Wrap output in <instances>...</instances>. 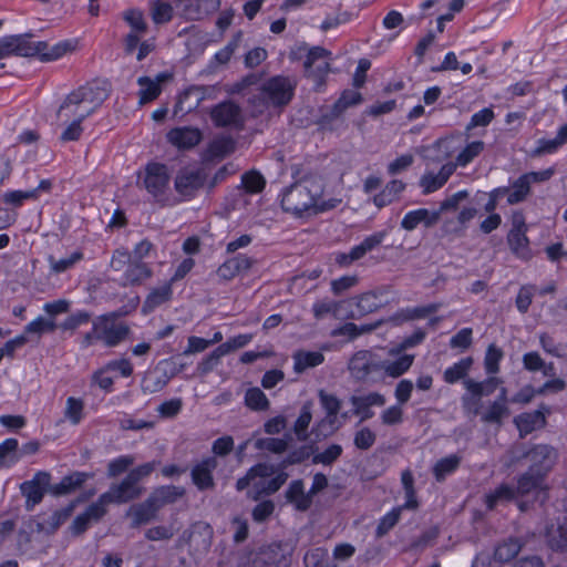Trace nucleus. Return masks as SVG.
Masks as SVG:
<instances>
[{
  "label": "nucleus",
  "mask_w": 567,
  "mask_h": 567,
  "mask_svg": "<svg viewBox=\"0 0 567 567\" xmlns=\"http://www.w3.org/2000/svg\"><path fill=\"white\" fill-rule=\"evenodd\" d=\"M155 471V462H147L131 470L126 476L117 483H112L106 492L99 496L100 504L107 508L110 504H126L138 499L145 487L142 480L148 477Z\"/></svg>",
  "instance_id": "nucleus-1"
},
{
  "label": "nucleus",
  "mask_w": 567,
  "mask_h": 567,
  "mask_svg": "<svg viewBox=\"0 0 567 567\" xmlns=\"http://www.w3.org/2000/svg\"><path fill=\"white\" fill-rule=\"evenodd\" d=\"M295 89L296 82L288 76L270 78L261 85L259 93L249 100L252 106V115L262 114L269 105L274 107L286 106L291 101Z\"/></svg>",
  "instance_id": "nucleus-2"
},
{
  "label": "nucleus",
  "mask_w": 567,
  "mask_h": 567,
  "mask_svg": "<svg viewBox=\"0 0 567 567\" xmlns=\"http://www.w3.org/2000/svg\"><path fill=\"white\" fill-rule=\"evenodd\" d=\"M315 452L313 445H301L291 450L277 465H275V476L268 481L255 483L254 489L247 493L248 497L258 501L264 495L277 493L287 482L289 475L286 468L292 465L301 464L308 460Z\"/></svg>",
  "instance_id": "nucleus-3"
},
{
  "label": "nucleus",
  "mask_w": 567,
  "mask_h": 567,
  "mask_svg": "<svg viewBox=\"0 0 567 567\" xmlns=\"http://www.w3.org/2000/svg\"><path fill=\"white\" fill-rule=\"evenodd\" d=\"M322 189L316 181H302L286 188L281 197V207L285 212L296 216L317 207V199Z\"/></svg>",
  "instance_id": "nucleus-4"
},
{
  "label": "nucleus",
  "mask_w": 567,
  "mask_h": 567,
  "mask_svg": "<svg viewBox=\"0 0 567 567\" xmlns=\"http://www.w3.org/2000/svg\"><path fill=\"white\" fill-rule=\"evenodd\" d=\"M120 316V312L113 311L99 316L93 320L97 340L105 347L113 348L118 346L131 332L130 327L118 320Z\"/></svg>",
  "instance_id": "nucleus-5"
},
{
  "label": "nucleus",
  "mask_w": 567,
  "mask_h": 567,
  "mask_svg": "<svg viewBox=\"0 0 567 567\" xmlns=\"http://www.w3.org/2000/svg\"><path fill=\"white\" fill-rule=\"evenodd\" d=\"M348 369L355 380L367 381L382 372V360L370 350H360L351 357Z\"/></svg>",
  "instance_id": "nucleus-6"
},
{
  "label": "nucleus",
  "mask_w": 567,
  "mask_h": 567,
  "mask_svg": "<svg viewBox=\"0 0 567 567\" xmlns=\"http://www.w3.org/2000/svg\"><path fill=\"white\" fill-rule=\"evenodd\" d=\"M143 184L155 202L165 204L166 189L169 184L168 168L162 163H148L145 166Z\"/></svg>",
  "instance_id": "nucleus-7"
},
{
  "label": "nucleus",
  "mask_w": 567,
  "mask_h": 567,
  "mask_svg": "<svg viewBox=\"0 0 567 567\" xmlns=\"http://www.w3.org/2000/svg\"><path fill=\"white\" fill-rule=\"evenodd\" d=\"M51 474L45 471L37 472L32 480L25 481L20 485L21 494L25 497V509L32 511L40 504L45 495L50 494Z\"/></svg>",
  "instance_id": "nucleus-8"
},
{
  "label": "nucleus",
  "mask_w": 567,
  "mask_h": 567,
  "mask_svg": "<svg viewBox=\"0 0 567 567\" xmlns=\"http://www.w3.org/2000/svg\"><path fill=\"white\" fill-rule=\"evenodd\" d=\"M329 51L321 47L309 49L303 63L306 75L311 79L319 89L326 83V78L330 72V63L327 61Z\"/></svg>",
  "instance_id": "nucleus-9"
},
{
  "label": "nucleus",
  "mask_w": 567,
  "mask_h": 567,
  "mask_svg": "<svg viewBox=\"0 0 567 567\" xmlns=\"http://www.w3.org/2000/svg\"><path fill=\"white\" fill-rule=\"evenodd\" d=\"M210 118L217 127H236L244 124L241 109L231 101H224L210 111Z\"/></svg>",
  "instance_id": "nucleus-10"
},
{
  "label": "nucleus",
  "mask_w": 567,
  "mask_h": 567,
  "mask_svg": "<svg viewBox=\"0 0 567 567\" xmlns=\"http://www.w3.org/2000/svg\"><path fill=\"white\" fill-rule=\"evenodd\" d=\"M205 181L206 174L203 169L184 167L177 173L174 186L178 194L192 197L204 186Z\"/></svg>",
  "instance_id": "nucleus-11"
},
{
  "label": "nucleus",
  "mask_w": 567,
  "mask_h": 567,
  "mask_svg": "<svg viewBox=\"0 0 567 567\" xmlns=\"http://www.w3.org/2000/svg\"><path fill=\"white\" fill-rule=\"evenodd\" d=\"M218 466L215 456H208L196 463L190 470V478L198 491H213L216 486L214 471Z\"/></svg>",
  "instance_id": "nucleus-12"
},
{
  "label": "nucleus",
  "mask_w": 567,
  "mask_h": 567,
  "mask_svg": "<svg viewBox=\"0 0 567 567\" xmlns=\"http://www.w3.org/2000/svg\"><path fill=\"white\" fill-rule=\"evenodd\" d=\"M525 457L529 461V468L546 475L557 460V451L547 444H538L526 452Z\"/></svg>",
  "instance_id": "nucleus-13"
},
{
  "label": "nucleus",
  "mask_w": 567,
  "mask_h": 567,
  "mask_svg": "<svg viewBox=\"0 0 567 567\" xmlns=\"http://www.w3.org/2000/svg\"><path fill=\"white\" fill-rule=\"evenodd\" d=\"M86 111L83 115L93 114L97 107L109 97V90L97 82L87 83L74 90Z\"/></svg>",
  "instance_id": "nucleus-14"
},
{
  "label": "nucleus",
  "mask_w": 567,
  "mask_h": 567,
  "mask_svg": "<svg viewBox=\"0 0 567 567\" xmlns=\"http://www.w3.org/2000/svg\"><path fill=\"white\" fill-rule=\"evenodd\" d=\"M93 494L94 492H91L86 497L72 501L68 506L54 511L48 518H43L41 522L37 523L35 530L45 535L55 534L56 530L71 517L76 505Z\"/></svg>",
  "instance_id": "nucleus-15"
},
{
  "label": "nucleus",
  "mask_w": 567,
  "mask_h": 567,
  "mask_svg": "<svg viewBox=\"0 0 567 567\" xmlns=\"http://www.w3.org/2000/svg\"><path fill=\"white\" fill-rule=\"evenodd\" d=\"M92 477V473L74 471L63 476L59 483L51 484L50 494L54 497L70 495L80 489Z\"/></svg>",
  "instance_id": "nucleus-16"
},
{
  "label": "nucleus",
  "mask_w": 567,
  "mask_h": 567,
  "mask_svg": "<svg viewBox=\"0 0 567 567\" xmlns=\"http://www.w3.org/2000/svg\"><path fill=\"white\" fill-rule=\"evenodd\" d=\"M107 513V508H104L100 504L99 499L86 507L84 513L78 515L69 529L73 536H80L84 534L90 527L92 522H99Z\"/></svg>",
  "instance_id": "nucleus-17"
},
{
  "label": "nucleus",
  "mask_w": 567,
  "mask_h": 567,
  "mask_svg": "<svg viewBox=\"0 0 567 567\" xmlns=\"http://www.w3.org/2000/svg\"><path fill=\"white\" fill-rule=\"evenodd\" d=\"M382 296L381 290H371L354 297L351 302L355 305V310L348 318L358 319L377 311L383 305Z\"/></svg>",
  "instance_id": "nucleus-18"
},
{
  "label": "nucleus",
  "mask_w": 567,
  "mask_h": 567,
  "mask_svg": "<svg viewBox=\"0 0 567 567\" xmlns=\"http://www.w3.org/2000/svg\"><path fill=\"white\" fill-rule=\"evenodd\" d=\"M185 494L186 491L183 486L163 485L154 488L147 498L159 512L164 506L176 503Z\"/></svg>",
  "instance_id": "nucleus-19"
},
{
  "label": "nucleus",
  "mask_w": 567,
  "mask_h": 567,
  "mask_svg": "<svg viewBox=\"0 0 567 567\" xmlns=\"http://www.w3.org/2000/svg\"><path fill=\"white\" fill-rule=\"evenodd\" d=\"M255 262V259L239 254L220 265L217 269V275L225 280H230L240 274L247 272Z\"/></svg>",
  "instance_id": "nucleus-20"
},
{
  "label": "nucleus",
  "mask_w": 567,
  "mask_h": 567,
  "mask_svg": "<svg viewBox=\"0 0 567 567\" xmlns=\"http://www.w3.org/2000/svg\"><path fill=\"white\" fill-rule=\"evenodd\" d=\"M158 511L152 504V502L146 498L144 502L132 505L126 512V516L131 517V527L138 528L143 525H146L157 518Z\"/></svg>",
  "instance_id": "nucleus-21"
},
{
  "label": "nucleus",
  "mask_w": 567,
  "mask_h": 567,
  "mask_svg": "<svg viewBox=\"0 0 567 567\" xmlns=\"http://www.w3.org/2000/svg\"><path fill=\"white\" fill-rule=\"evenodd\" d=\"M177 8H182L183 16L188 20H199L209 9L216 10L219 7V0H174Z\"/></svg>",
  "instance_id": "nucleus-22"
},
{
  "label": "nucleus",
  "mask_w": 567,
  "mask_h": 567,
  "mask_svg": "<svg viewBox=\"0 0 567 567\" xmlns=\"http://www.w3.org/2000/svg\"><path fill=\"white\" fill-rule=\"evenodd\" d=\"M456 169V164H444L437 174L425 173L420 179V186L423 188V194L427 195L440 189Z\"/></svg>",
  "instance_id": "nucleus-23"
},
{
  "label": "nucleus",
  "mask_w": 567,
  "mask_h": 567,
  "mask_svg": "<svg viewBox=\"0 0 567 567\" xmlns=\"http://www.w3.org/2000/svg\"><path fill=\"white\" fill-rule=\"evenodd\" d=\"M168 142L178 148L188 150L202 141V132L195 127H176L168 132Z\"/></svg>",
  "instance_id": "nucleus-24"
},
{
  "label": "nucleus",
  "mask_w": 567,
  "mask_h": 567,
  "mask_svg": "<svg viewBox=\"0 0 567 567\" xmlns=\"http://www.w3.org/2000/svg\"><path fill=\"white\" fill-rule=\"evenodd\" d=\"M440 220V213L430 212L425 208L411 210L401 220V227L408 231L414 230L420 224L432 227Z\"/></svg>",
  "instance_id": "nucleus-25"
},
{
  "label": "nucleus",
  "mask_w": 567,
  "mask_h": 567,
  "mask_svg": "<svg viewBox=\"0 0 567 567\" xmlns=\"http://www.w3.org/2000/svg\"><path fill=\"white\" fill-rule=\"evenodd\" d=\"M85 106L81 103L74 91L69 93L58 110V117L64 121H84L90 115H83Z\"/></svg>",
  "instance_id": "nucleus-26"
},
{
  "label": "nucleus",
  "mask_w": 567,
  "mask_h": 567,
  "mask_svg": "<svg viewBox=\"0 0 567 567\" xmlns=\"http://www.w3.org/2000/svg\"><path fill=\"white\" fill-rule=\"evenodd\" d=\"M285 497L288 503L292 504L297 511L306 512L312 504V498L305 492V484L302 480L292 481L285 492Z\"/></svg>",
  "instance_id": "nucleus-27"
},
{
  "label": "nucleus",
  "mask_w": 567,
  "mask_h": 567,
  "mask_svg": "<svg viewBox=\"0 0 567 567\" xmlns=\"http://www.w3.org/2000/svg\"><path fill=\"white\" fill-rule=\"evenodd\" d=\"M276 473V468L274 464L269 463H258L251 466L245 476L240 477L236 482V489L241 492L246 489L252 481L256 478H267L272 476Z\"/></svg>",
  "instance_id": "nucleus-28"
},
{
  "label": "nucleus",
  "mask_w": 567,
  "mask_h": 567,
  "mask_svg": "<svg viewBox=\"0 0 567 567\" xmlns=\"http://www.w3.org/2000/svg\"><path fill=\"white\" fill-rule=\"evenodd\" d=\"M172 296H173V290H172L171 282H165L161 287L154 288L147 295V297L143 303L142 311L144 313L152 312L155 308L169 301L172 299Z\"/></svg>",
  "instance_id": "nucleus-29"
},
{
  "label": "nucleus",
  "mask_w": 567,
  "mask_h": 567,
  "mask_svg": "<svg viewBox=\"0 0 567 567\" xmlns=\"http://www.w3.org/2000/svg\"><path fill=\"white\" fill-rule=\"evenodd\" d=\"M526 231V229H511L507 235V243L511 250L522 259H528L530 257Z\"/></svg>",
  "instance_id": "nucleus-30"
},
{
  "label": "nucleus",
  "mask_w": 567,
  "mask_h": 567,
  "mask_svg": "<svg viewBox=\"0 0 567 567\" xmlns=\"http://www.w3.org/2000/svg\"><path fill=\"white\" fill-rule=\"evenodd\" d=\"M324 361V355L319 351H297L293 354V370L302 373L307 369L320 365Z\"/></svg>",
  "instance_id": "nucleus-31"
},
{
  "label": "nucleus",
  "mask_w": 567,
  "mask_h": 567,
  "mask_svg": "<svg viewBox=\"0 0 567 567\" xmlns=\"http://www.w3.org/2000/svg\"><path fill=\"white\" fill-rule=\"evenodd\" d=\"M290 441V434H285L284 437H261L255 441L254 446L259 451L282 454L288 451Z\"/></svg>",
  "instance_id": "nucleus-32"
},
{
  "label": "nucleus",
  "mask_w": 567,
  "mask_h": 567,
  "mask_svg": "<svg viewBox=\"0 0 567 567\" xmlns=\"http://www.w3.org/2000/svg\"><path fill=\"white\" fill-rule=\"evenodd\" d=\"M152 276V269L143 261H132L124 272L125 285H140Z\"/></svg>",
  "instance_id": "nucleus-33"
},
{
  "label": "nucleus",
  "mask_w": 567,
  "mask_h": 567,
  "mask_svg": "<svg viewBox=\"0 0 567 567\" xmlns=\"http://www.w3.org/2000/svg\"><path fill=\"white\" fill-rule=\"evenodd\" d=\"M502 383V380L496 377L487 378L482 382H477L473 379L463 381V385L468 392H473L476 396L491 395L497 386Z\"/></svg>",
  "instance_id": "nucleus-34"
},
{
  "label": "nucleus",
  "mask_w": 567,
  "mask_h": 567,
  "mask_svg": "<svg viewBox=\"0 0 567 567\" xmlns=\"http://www.w3.org/2000/svg\"><path fill=\"white\" fill-rule=\"evenodd\" d=\"M413 361L412 354H403L394 361L382 360V372L391 378H399L411 368Z\"/></svg>",
  "instance_id": "nucleus-35"
},
{
  "label": "nucleus",
  "mask_w": 567,
  "mask_h": 567,
  "mask_svg": "<svg viewBox=\"0 0 567 567\" xmlns=\"http://www.w3.org/2000/svg\"><path fill=\"white\" fill-rule=\"evenodd\" d=\"M137 84L140 85L138 103L141 105L156 100L162 92L161 85L150 76H140Z\"/></svg>",
  "instance_id": "nucleus-36"
},
{
  "label": "nucleus",
  "mask_w": 567,
  "mask_h": 567,
  "mask_svg": "<svg viewBox=\"0 0 567 567\" xmlns=\"http://www.w3.org/2000/svg\"><path fill=\"white\" fill-rule=\"evenodd\" d=\"M319 399L322 408L327 412V417L320 422V426H323L326 423L332 426L337 421L341 401L336 395L328 394L323 390L319 391Z\"/></svg>",
  "instance_id": "nucleus-37"
},
{
  "label": "nucleus",
  "mask_w": 567,
  "mask_h": 567,
  "mask_svg": "<svg viewBox=\"0 0 567 567\" xmlns=\"http://www.w3.org/2000/svg\"><path fill=\"white\" fill-rule=\"evenodd\" d=\"M472 364L473 359L471 357L461 359L458 362L454 363L452 367L444 371V381L446 383L453 384L460 380H466L465 377L467 375Z\"/></svg>",
  "instance_id": "nucleus-38"
},
{
  "label": "nucleus",
  "mask_w": 567,
  "mask_h": 567,
  "mask_svg": "<svg viewBox=\"0 0 567 567\" xmlns=\"http://www.w3.org/2000/svg\"><path fill=\"white\" fill-rule=\"evenodd\" d=\"M520 548L522 543L518 538H509L495 548L494 558L497 561L507 563L519 553Z\"/></svg>",
  "instance_id": "nucleus-39"
},
{
  "label": "nucleus",
  "mask_w": 567,
  "mask_h": 567,
  "mask_svg": "<svg viewBox=\"0 0 567 567\" xmlns=\"http://www.w3.org/2000/svg\"><path fill=\"white\" fill-rule=\"evenodd\" d=\"M547 544L554 550H564L567 548V519L556 528L547 529Z\"/></svg>",
  "instance_id": "nucleus-40"
},
{
  "label": "nucleus",
  "mask_w": 567,
  "mask_h": 567,
  "mask_svg": "<svg viewBox=\"0 0 567 567\" xmlns=\"http://www.w3.org/2000/svg\"><path fill=\"white\" fill-rule=\"evenodd\" d=\"M544 475L530 468H528L527 472H525L517 482V493L520 495H526L530 493L532 491L538 488L540 484L543 483Z\"/></svg>",
  "instance_id": "nucleus-41"
},
{
  "label": "nucleus",
  "mask_w": 567,
  "mask_h": 567,
  "mask_svg": "<svg viewBox=\"0 0 567 567\" xmlns=\"http://www.w3.org/2000/svg\"><path fill=\"white\" fill-rule=\"evenodd\" d=\"M530 192L529 181L526 179L524 175L518 177L514 184L513 189L507 193V203L509 205H515L522 203L526 199L527 195Z\"/></svg>",
  "instance_id": "nucleus-42"
},
{
  "label": "nucleus",
  "mask_w": 567,
  "mask_h": 567,
  "mask_svg": "<svg viewBox=\"0 0 567 567\" xmlns=\"http://www.w3.org/2000/svg\"><path fill=\"white\" fill-rule=\"evenodd\" d=\"M509 410L506 404L492 402L485 412L481 411V420L484 423L501 424L502 420L508 416Z\"/></svg>",
  "instance_id": "nucleus-43"
},
{
  "label": "nucleus",
  "mask_w": 567,
  "mask_h": 567,
  "mask_svg": "<svg viewBox=\"0 0 567 567\" xmlns=\"http://www.w3.org/2000/svg\"><path fill=\"white\" fill-rule=\"evenodd\" d=\"M312 420L310 403H306L300 411L298 419L293 424V432L299 441L308 440V426Z\"/></svg>",
  "instance_id": "nucleus-44"
},
{
  "label": "nucleus",
  "mask_w": 567,
  "mask_h": 567,
  "mask_svg": "<svg viewBox=\"0 0 567 567\" xmlns=\"http://www.w3.org/2000/svg\"><path fill=\"white\" fill-rule=\"evenodd\" d=\"M461 457L450 455L436 462L433 468L434 476L437 482H442L446 475L453 473L460 465Z\"/></svg>",
  "instance_id": "nucleus-45"
},
{
  "label": "nucleus",
  "mask_w": 567,
  "mask_h": 567,
  "mask_svg": "<svg viewBox=\"0 0 567 567\" xmlns=\"http://www.w3.org/2000/svg\"><path fill=\"white\" fill-rule=\"evenodd\" d=\"M18 446L16 439H7L0 444V465L10 466L19 461Z\"/></svg>",
  "instance_id": "nucleus-46"
},
{
  "label": "nucleus",
  "mask_w": 567,
  "mask_h": 567,
  "mask_svg": "<svg viewBox=\"0 0 567 567\" xmlns=\"http://www.w3.org/2000/svg\"><path fill=\"white\" fill-rule=\"evenodd\" d=\"M241 185L246 193L257 194L262 192L265 188L266 179L259 172L252 169L243 174Z\"/></svg>",
  "instance_id": "nucleus-47"
},
{
  "label": "nucleus",
  "mask_w": 567,
  "mask_h": 567,
  "mask_svg": "<svg viewBox=\"0 0 567 567\" xmlns=\"http://www.w3.org/2000/svg\"><path fill=\"white\" fill-rule=\"evenodd\" d=\"M83 259V254L80 250L73 251L69 257L55 259L53 256L48 257L52 272L61 274L72 268L76 262Z\"/></svg>",
  "instance_id": "nucleus-48"
},
{
  "label": "nucleus",
  "mask_w": 567,
  "mask_h": 567,
  "mask_svg": "<svg viewBox=\"0 0 567 567\" xmlns=\"http://www.w3.org/2000/svg\"><path fill=\"white\" fill-rule=\"evenodd\" d=\"M245 403L254 411H265L269 408V400L259 388H250L246 391Z\"/></svg>",
  "instance_id": "nucleus-49"
},
{
  "label": "nucleus",
  "mask_w": 567,
  "mask_h": 567,
  "mask_svg": "<svg viewBox=\"0 0 567 567\" xmlns=\"http://www.w3.org/2000/svg\"><path fill=\"white\" fill-rule=\"evenodd\" d=\"M515 496V491L508 485H501L485 497V504L488 509H494L498 503L512 501Z\"/></svg>",
  "instance_id": "nucleus-50"
},
{
  "label": "nucleus",
  "mask_w": 567,
  "mask_h": 567,
  "mask_svg": "<svg viewBox=\"0 0 567 567\" xmlns=\"http://www.w3.org/2000/svg\"><path fill=\"white\" fill-rule=\"evenodd\" d=\"M484 147L485 144L482 141H474L467 144L465 148L458 153L454 164H456V166H466L483 152Z\"/></svg>",
  "instance_id": "nucleus-51"
},
{
  "label": "nucleus",
  "mask_w": 567,
  "mask_h": 567,
  "mask_svg": "<svg viewBox=\"0 0 567 567\" xmlns=\"http://www.w3.org/2000/svg\"><path fill=\"white\" fill-rule=\"evenodd\" d=\"M56 329V324L53 319L44 317H38L24 328V334H37L38 337L43 333L53 332Z\"/></svg>",
  "instance_id": "nucleus-52"
},
{
  "label": "nucleus",
  "mask_w": 567,
  "mask_h": 567,
  "mask_svg": "<svg viewBox=\"0 0 567 567\" xmlns=\"http://www.w3.org/2000/svg\"><path fill=\"white\" fill-rule=\"evenodd\" d=\"M151 14L154 23H167L173 18V7L163 0H155L152 6Z\"/></svg>",
  "instance_id": "nucleus-53"
},
{
  "label": "nucleus",
  "mask_w": 567,
  "mask_h": 567,
  "mask_svg": "<svg viewBox=\"0 0 567 567\" xmlns=\"http://www.w3.org/2000/svg\"><path fill=\"white\" fill-rule=\"evenodd\" d=\"M352 19V13L349 11H342L338 9L336 12L328 14L322 23L320 24V30L327 32L331 29H336L341 24H346L350 22Z\"/></svg>",
  "instance_id": "nucleus-54"
},
{
  "label": "nucleus",
  "mask_w": 567,
  "mask_h": 567,
  "mask_svg": "<svg viewBox=\"0 0 567 567\" xmlns=\"http://www.w3.org/2000/svg\"><path fill=\"white\" fill-rule=\"evenodd\" d=\"M84 402L73 396L68 398L64 416L73 424H79L83 419Z\"/></svg>",
  "instance_id": "nucleus-55"
},
{
  "label": "nucleus",
  "mask_w": 567,
  "mask_h": 567,
  "mask_svg": "<svg viewBox=\"0 0 567 567\" xmlns=\"http://www.w3.org/2000/svg\"><path fill=\"white\" fill-rule=\"evenodd\" d=\"M503 355L504 353L502 349L495 344L488 346L484 358L485 371L488 374H495L499 371V361L502 360Z\"/></svg>",
  "instance_id": "nucleus-56"
},
{
  "label": "nucleus",
  "mask_w": 567,
  "mask_h": 567,
  "mask_svg": "<svg viewBox=\"0 0 567 567\" xmlns=\"http://www.w3.org/2000/svg\"><path fill=\"white\" fill-rule=\"evenodd\" d=\"M402 511L403 507H395L380 519L375 530L378 537L384 536L396 525Z\"/></svg>",
  "instance_id": "nucleus-57"
},
{
  "label": "nucleus",
  "mask_w": 567,
  "mask_h": 567,
  "mask_svg": "<svg viewBox=\"0 0 567 567\" xmlns=\"http://www.w3.org/2000/svg\"><path fill=\"white\" fill-rule=\"evenodd\" d=\"M362 102V95L354 90H346L333 105L336 114L343 112L349 106L358 105Z\"/></svg>",
  "instance_id": "nucleus-58"
},
{
  "label": "nucleus",
  "mask_w": 567,
  "mask_h": 567,
  "mask_svg": "<svg viewBox=\"0 0 567 567\" xmlns=\"http://www.w3.org/2000/svg\"><path fill=\"white\" fill-rule=\"evenodd\" d=\"M134 463V457L131 455H122L117 458L112 460L107 464L106 475L110 478L117 477L125 473L131 465Z\"/></svg>",
  "instance_id": "nucleus-59"
},
{
  "label": "nucleus",
  "mask_w": 567,
  "mask_h": 567,
  "mask_svg": "<svg viewBox=\"0 0 567 567\" xmlns=\"http://www.w3.org/2000/svg\"><path fill=\"white\" fill-rule=\"evenodd\" d=\"M342 446L339 444H331L323 452L316 454L312 457L313 464L332 465L342 454Z\"/></svg>",
  "instance_id": "nucleus-60"
},
{
  "label": "nucleus",
  "mask_w": 567,
  "mask_h": 567,
  "mask_svg": "<svg viewBox=\"0 0 567 567\" xmlns=\"http://www.w3.org/2000/svg\"><path fill=\"white\" fill-rule=\"evenodd\" d=\"M123 19L130 24L132 31L145 34L147 23L144 20L143 12L138 9H130L124 12Z\"/></svg>",
  "instance_id": "nucleus-61"
},
{
  "label": "nucleus",
  "mask_w": 567,
  "mask_h": 567,
  "mask_svg": "<svg viewBox=\"0 0 567 567\" xmlns=\"http://www.w3.org/2000/svg\"><path fill=\"white\" fill-rule=\"evenodd\" d=\"M463 411L470 416H477L482 410V396H476L473 392L466 391L461 398Z\"/></svg>",
  "instance_id": "nucleus-62"
},
{
  "label": "nucleus",
  "mask_w": 567,
  "mask_h": 567,
  "mask_svg": "<svg viewBox=\"0 0 567 567\" xmlns=\"http://www.w3.org/2000/svg\"><path fill=\"white\" fill-rule=\"evenodd\" d=\"M235 142L231 137H220L214 140L209 145V152L213 156L224 157L234 152Z\"/></svg>",
  "instance_id": "nucleus-63"
},
{
  "label": "nucleus",
  "mask_w": 567,
  "mask_h": 567,
  "mask_svg": "<svg viewBox=\"0 0 567 567\" xmlns=\"http://www.w3.org/2000/svg\"><path fill=\"white\" fill-rule=\"evenodd\" d=\"M169 380L171 377L167 375V373H163L162 375H147L143 381V390L148 393L159 392L167 385Z\"/></svg>",
  "instance_id": "nucleus-64"
}]
</instances>
